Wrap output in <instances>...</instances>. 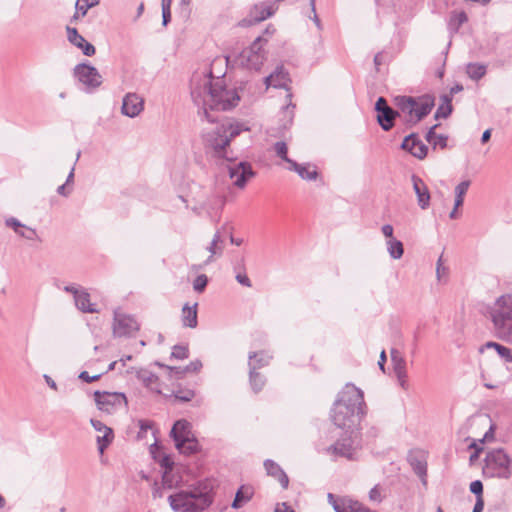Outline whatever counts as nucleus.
<instances>
[{"label": "nucleus", "instance_id": "26", "mask_svg": "<svg viewBox=\"0 0 512 512\" xmlns=\"http://www.w3.org/2000/svg\"><path fill=\"white\" fill-rule=\"evenodd\" d=\"M254 495V488L251 485H241L236 493L234 500L231 503L233 509H240L246 505Z\"/></svg>", "mask_w": 512, "mask_h": 512}, {"label": "nucleus", "instance_id": "51", "mask_svg": "<svg viewBox=\"0 0 512 512\" xmlns=\"http://www.w3.org/2000/svg\"><path fill=\"white\" fill-rule=\"evenodd\" d=\"M152 428V422L148 420H139V432L137 437L143 438L148 430Z\"/></svg>", "mask_w": 512, "mask_h": 512}, {"label": "nucleus", "instance_id": "42", "mask_svg": "<svg viewBox=\"0 0 512 512\" xmlns=\"http://www.w3.org/2000/svg\"><path fill=\"white\" fill-rule=\"evenodd\" d=\"M98 3V0H77L75 3V9L82 17H84L87 14V11Z\"/></svg>", "mask_w": 512, "mask_h": 512}, {"label": "nucleus", "instance_id": "46", "mask_svg": "<svg viewBox=\"0 0 512 512\" xmlns=\"http://www.w3.org/2000/svg\"><path fill=\"white\" fill-rule=\"evenodd\" d=\"M294 109H295V105L290 103L288 104L285 108H284V114L285 116L287 117V121L286 123L283 125L284 128H287L288 126H290L293 122V118H294Z\"/></svg>", "mask_w": 512, "mask_h": 512}, {"label": "nucleus", "instance_id": "14", "mask_svg": "<svg viewBox=\"0 0 512 512\" xmlns=\"http://www.w3.org/2000/svg\"><path fill=\"white\" fill-rule=\"evenodd\" d=\"M228 174L234 180L233 184L240 189H243L248 181L256 176L250 162L240 161L228 167Z\"/></svg>", "mask_w": 512, "mask_h": 512}, {"label": "nucleus", "instance_id": "13", "mask_svg": "<svg viewBox=\"0 0 512 512\" xmlns=\"http://www.w3.org/2000/svg\"><path fill=\"white\" fill-rule=\"evenodd\" d=\"M94 400L99 410L112 413L117 406L127 405V398L121 392L95 391Z\"/></svg>", "mask_w": 512, "mask_h": 512}, {"label": "nucleus", "instance_id": "10", "mask_svg": "<svg viewBox=\"0 0 512 512\" xmlns=\"http://www.w3.org/2000/svg\"><path fill=\"white\" fill-rule=\"evenodd\" d=\"M225 127L217 125L212 131L203 135L205 147L210 149L214 157L233 161L235 158L229 155V139L225 134Z\"/></svg>", "mask_w": 512, "mask_h": 512}, {"label": "nucleus", "instance_id": "29", "mask_svg": "<svg viewBox=\"0 0 512 512\" xmlns=\"http://www.w3.org/2000/svg\"><path fill=\"white\" fill-rule=\"evenodd\" d=\"M197 306L195 303L193 306H189L186 303L182 308L181 320L184 327L196 328L198 325Z\"/></svg>", "mask_w": 512, "mask_h": 512}, {"label": "nucleus", "instance_id": "40", "mask_svg": "<svg viewBox=\"0 0 512 512\" xmlns=\"http://www.w3.org/2000/svg\"><path fill=\"white\" fill-rule=\"evenodd\" d=\"M469 186H470V181L469 180H464V181L460 182L455 187V200H454V204H456V208H459V207H461L463 205V203H464V196L467 193V191L469 189Z\"/></svg>", "mask_w": 512, "mask_h": 512}, {"label": "nucleus", "instance_id": "41", "mask_svg": "<svg viewBox=\"0 0 512 512\" xmlns=\"http://www.w3.org/2000/svg\"><path fill=\"white\" fill-rule=\"evenodd\" d=\"M274 151L276 155L286 163L290 164L293 161L288 157V147L284 141L276 142L274 144Z\"/></svg>", "mask_w": 512, "mask_h": 512}, {"label": "nucleus", "instance_id": "35", "mask_svg": "<svg viewBox=\"0 0 512 512\" xmlns=\"http://www.w3.org/2000/svg\"><path fill=\"white\" fill-rule=\"evenodd\" d=\"M487 66L480 63H469L466 67V73L472 80L478 81L485 76Z\"/></svg>", "mask_w": 512, "mask_h": 512}, {"label": "nucleus", "instance_id": "55", "mask_svg": "<svg viewBox=\"0 0 512 512\" xmlns=\"http://www.w3.org/2000/svg\"><path fill=\"white\" fill-rule=\"evenodd\" d=\"M369 498L371 501L378 502V503L382 501L381 493H380L378 486H374L369 491Z\"/></svg>", "mask_w": 512, "mask_h": 512}, {"label": "nucleus", "instance_id": "61", "mask_svg": "<svg viewBox=\"0 0 512 512\" xmlns=\"http://www.w3.org/2000/svg\"><path fill=\"white\" fill-rule=\"evenodd\" d=\"M483 508H484L483 497L476 498V502H475L472 512H482Z\"/></svg>", "mask_w": 512, "mask_h": 512}, {"label": "nucleus", "instance_id": "64", "mask_svg": "<svg viewBox=\"0 0 512 512\" xmlns=\"http://www.w3.org/2000/svg\"><path fill=\"white\" fill-rule=\"evenodd\" d=\"M350 508L353 512H367V509L362 507L358 502H354L350 505Z\"/></svg>", "mask_w": 512, "mask_h": 512}, {"label": "nucleus", "instance_id": "1", "mask_svg": "<svg viewBox=\"0 0 512 512\" xmlns=\"http://www.w3.org/2000/svg\"><path fill=\"white\" fill-rule=\"evenodd\" d=\"M394 104L398 110L388 105L384 97H379L375 103L377 113V122L384 131H390L400 112L405 115V123L414 126L427 115H429L435 106V98L430 94H424L419 97L399 95L394 98Z\"/></svg>", "mask_w": 512, "mask_h": 512}, {"label": "nucleus", "instance_id": "18", "mask_svg": "<svg viewBox=\"0 0 512 512\" xmlns=\"http://www.w3.org/2000/svg\"><path fill=\"white\" fill-rule=\"evenodd\" d=\"M144 109V100L136 93H127L122 101L121 111L125 116L134 118Z\"/></svg>", "mask_w": 512, "mask_h": 512}, {"label": "nucleus", "instance_id": "48", "mask_svg": "<svg viewBox=\"0 0 512 512\" xmlns=\"http://www.w3.org/2000/svg\"><path fill=\"white\" fill-rule=\"evenodd\" d=\"M202 368V362L199 359L191 361L187 366L183 368L181 373L199 372Z\"/></svg>", "mask_w": 512, "mask_h": 512}, {"label": "nucleus", "instance_id": "8", "mask_svg": "<svg viewBox=\"0 0 512 512\" xmlns=\"http://www.w3.org/2000/svg\"><path fill=\"white\" fill-rule=\"evenodd\" d=\"M483 475L489 478L508 479L511 476V459L502 448L493 449L484 459Z\"/></svg>", "mask_w": 512, "mask_h": 512}, {"label": "nucleus", "instance_id": "19", "mask_svg": "<svg viewBox=\"0 0 512 512\" xmlns=\"http://www.w3.org/2000/svg\"><path fill=\"white\" fill-rule=\"evenodd\" d=\"M66 32L68 41L79 48L85 56L91 57L96 53L94 45L80 35L76 28L67 26Z\"/></svg>", "mask_w": 512, "mask_h": 512}, {"label": "nucleus", "instance_id": "59", "mask_svg": "<svg viewBox=\"0 0 512 512\" xmlns=\"http://www.w3.org/2000/svg\"><path fill=\"white\" fill-rule=\"evenodd\" d=\"M382 233L385 237L389 238V239H395L393 237V226L390 225V224H385L382 226Z\"/></svg>", "mask_w": 512, "mask_h": 512}, {"label": "nucleus", "instance_id": "31", "mask_svg": "<svg viewBox=\"0 0 512 512\" xmlns=\"http://www.w3.org/2000/svg\"><path fill=\"white\" fill-rule=\"evenodd\" d=\"M440 126V124H435L427 131L425 135V139L428 143L432 144L435 149L439 146L441 149H445L447 147L448 136L444 134H436L435 130Z\"/></svg>", "mask_w": 512, "mask_h": 512}, {"label": "nucleus", "instance_id": "9", "mask_svg": "<svg viewBox=\"0 0 512 512\" xmlns=\"http://www.w3.org/2000/svg\"><path fill=\"white\" fill-rule=\"evenodd\" d=\"M73 77L81 85L80 89L88 94L94 93L103 83L102 75L88 62L77 64L73 68Z\"/></svg>", "mask_w": 512, "mask_h": 512}, {"label": "nucleus", "instance_id": "43", "mask_svg": "<svg viewBox=\"0 0 512 512\" xmlns=\"http://www.w3.org/2000/svg\"><path fill=\"white\" fill-rule=\"evenodd\" d=\"M171 356L175 359H186L189 357V349L185 345H175L172 349Z\"/></svg>", "mask_w": 512, "mask_h": 512}, {"label": "nucleus", "instance_id": "21", "mask_svg": "<svg viewBox=\"0 0 512 512\" xmlns=\"http://www.w3.org/2000/svg\"><path fill=\"white\" fill-rule=\"evenodd\" d=\"M411 181L413 190L417 196L418 205L421 209L425 210L430 206V192L425 182L416 174H412Z\"/></svg>", "mask_w": 512, "mask_h": 512}, {"label": "nucleus", "instance_id": "3", "mask_svg": "<svg viewBox=\"0 0 512 512\" xmlns=\"http://www.w3.org/2000/svg\"><path fill=\"white\" fill-rule=\"evenodd\" d=\"M365 407L363 391L354 384L348 383L333 404L331 419L340 431H360L359 424L365 415Z\"/></svg>", "mask_w": 512, "mask_h": 512}, {"label": "nucleus", "instance_id": "57", "mask_svg": "<svg viewBox=\"0 0 512 512\" xmlns=\"http://www.w3.org/2000/svg\"><path fill=\"white\" fill-rule=\"evenodd\" d=\"M328 502L333 506L335 512H346L344 508H341L332 493H328Z\"/></svg>", "mask_w": 512, "mask_h": 512}, {"label": "nucleus", "instance_id": "39", "mask_svg": "<svg viewBox=\"0 0 512 512\" xmlns=\"http://www.w3.org/2000/svg\"><path fill=\"white\" fill-rule=\"evenodd\" d=\"M387 251L392 259H400L404 254L403 243L397 239H389L387 241Z\"/></svg>", "mask_w": 512, "mask_h": 512}, {"label": "nucleus", "instance_id": "20", "mask_svg": "<svg viewBox=\"0 0 512 512\" xmlns=\"http://www.w3.org/2000/svg\"><path fill=\"white\" fill-rule=\"evenodd\" d=\"M407 461L415 474L427 476V455L421 449H412L407 454Z\"/></svg>", "mask_w": 512, "mask_h": 512}, {"label": "nucleus", "instance_id": "62", "mask_svg": "<svg viewBox=\"0 0 512 512\" xmlns=\"http://www.w3.org/2000/svg\"><path fill=\"white\" fill-rule=\"evenodd\" d=\"M383 62H384V54L382 52L377 53L374 57V64H375L376 70H379V67L383 64Z\"/></svg>", "mask_w": 512, "mask_h": 512}, {"label": "nucleus", "instance_id": "53", "mask_svg": "<svg viewBox=\"0 0 512 512\" xmlns=\"http://www.w3.org/2000/svg\"><path fill=\"white\" fill-rule=\"evenodd\" d=\"M102 375L103 374H98V375L90 376L87 371H82L79 374V379H81L82 381H84L86 383H92V382H95V381L99 380Z\"/></svg>", "mask_w": 512, "mask_h": 512}, {"label": "nucleus", "instance_id": "38", "mask_svg": "<svg viewBox=\"0 0 512 512\" xmlns=\"http://www.w3.org/2000/svg\"><path fill=\"white\" fill-rule=\"evenodd\" d=\"M249 383L255 393L260 392L266 383V378L259 372L249 369Z\"/></svg>", "mask_w": 512, "mask_h": 512}, {"label": "nucleus", "instance_id": "4", "mask_svg": "<svg viewBox=\"0 0 512 512\" xmlns=\"http://www.w3.org/2000/svg\"><path fill=\"white\" fill-rule=\"evenodd\" d=\"M216 486L214 479L199 480L170 495V507L174 512H203L212 505Z\"/></svg>", "mask_w": 512, "mask_h": 512}, {"label": "nucleus", "instance_id": "5", "mask_svg": "<svg viewBox=\"0 0 512 512\" xmlns=\"http://www.w3.org/2000/svg\"><path fill=\"white\" fill-rule=\"evenodd\" d=\"M336 441L324 448L323 452L336 461L339 458L354 460L357 450L361 447L360 431H339Z\"/></svg>", "mask_w": 512, "mask_h": 512}, {"label": "nucleus", "instance_id": "32", "mask_svg": "<svg viewBox=\"0 0 512 512\" xmlns=\"http://www.w3.org/2000/svg\"><path fill=\"white\" fill-rule=\"evenodd\" d=\"M393 370L397 378H403L406 370V360L399 350L392 348L390 351Z\"/></svg>", "mask_w": 512, "mask_h": 512}, {"label": "nucleus", "instance_id": "23", "mask_svg": "<svg viewBox=\"0 0 512 512\" xmlns=\"http://www.w3.org/2000/svg\"><path fill=\"white\" fill-rule=\"evenodd\" d=\"M264 468L266 470L267 475L276 479L283 489L288 488L289 478L278 463L271 459H267L264 461Z\"/></svg>", "mask_w": 512, "mask_h": 512}, {"label": "nucleus", "instance_id": "54", "mask_svg": "<svg viewBox=\"0 0 512 512\" xmlns=\"http://www.w3.org/2000/svg\"><path fill=\"white\" fill-rule=\"evenodd\" d=\"M236 280L239 284H241L245 287L250 288L252 286V283L246 273H238L236 275Z\"/></svg>", "mask_w": 512, "mask_h": 512}, {"label": "nucleus", "instance_id": "27", "mask_svg": "<svg viewBox=\"0 0 512 512\" xmlns=\"http://www.w3.org/2000/svg\"><path fill=\"white\" fill-rule=\"evenodd\" d=\"M467 21L468 16L465 11H452L447 22V29L451 37L457 34L460 27Z\"/></svg>", "mask_w": 512, "mask_h": 512}, {"label": "nucleus", "instance_id": "34", "mask_svg": "<svg viewBox=\"0 0 512 512\" xmlns=\"http://www.w3.org/2000/svg\"><path fill=\"white\" fill-rule=\"evenodd\" d=\"M154 458L158 460L160 466L164 469L162 475L163 484L168 485V487L171 488L172 483H169L168 476L174 468V462L172 458L167 454H162L159 458L156 455H154Z\"/></svg>", "mask_w": 512, "mask_h": 512}, {"label": "nucleus", "instance_id": "6", "mask_svg": "<svg viewBox=\"0 0 512 512\" xmlns=\"http://www.w3.org/2000/svg\"><path fill=\"white\" fill-rule=\"evenodd\" d=\"M491 319L498 336L504 340L512 339V295H502L491 311Z\"/></svg>", "mask_w": 512, "mask_h": 512}, {"label": "nucleus", "instance_id": "24", "mask_svg": "<svg viewBox=\"0 0 512 512\" xmlns=\"http://www.w3.org/2000/svg\"><path fill=\"white\" fill-rule=\"evenodd\" d=\"M136 377L147 389L158 395H163L160 389L159 377L155 373H152L147 369H140L137 371Z\"/></svg>", "mask_w": 512, "mask_h": 512}, {"label": "nucleus", "instance_id": "17", "mask_svg": "<svg viewBox=\"0 0 512 512\" xmlns=\"http://www.w3.org/2000/svg\"><path fill=\"white\" fill-rule=\"evenodd\" d=\"M90 423L97 432H103V435L96 438L98 451L103 454L114 440L113 429L100 420L91 419Z\"/></svg>", "mask_w": 512, "mask_h": 512}, {"label": "nucleus", "instance_id": "63", "mask_svg": "<svg viewBox=\"0 0 512 512\" xmlns=\"http://www.w3.org/2000/svg\"><path fill=\"white\" fill-rule=\"evenodd\" d=\"M64 291L71 293L73 297L75 298L77 294L81 292L75 285H67L64 287Z\"/></svg>", "mask_w": 512, "mask_h": 512}, {"label": "nucleus", "instance_id": "15", "mask_svg": "<svg viewBox=\"0 0 512 512\" xmlns=\"http://www.w3.org/2000/svg\"><path fill=\"white\" fill-rule=\"evenodd\" d=\"M139 330L136 320L129 315L114 312L113 334L115 337H125Z\"/></svg>", "mask_w": 512, "mask_h": 512}, {"label": "nucleus", "instance_id": "28", "mask_svg": "<svg viewBox=\"0 0 512 512\" xmlns=\"http://www.w3.org/2000/svg\"><path fill=\"white\" fill-rule=\"evenodd\" d=\"M248 358L249 369L257 371L258 369H261L269 364L270 360L272 359V355L265 351L250 352Z\"/></svg>", "mask_w": 512, "mask_h": 512}, {"label": "nucleus", "instance_id": "2", "mask_svg": "<svg viewBox=\"0 0 512 512\" xmlns=\"http://www.w3.org/2000/svg\"><path fill=\"white\" fill-rule=\"evenodd\" d=\"M191 97L196 105H202V117L210 122H217L210 111H228L236 107L240 101L236 89H227L221 82H213L212 75L205 78L202 84L191 89Z\"/></svg>", "mask_w": 512, "mask_h": 512}, {"label": "nucleus", "instance_id": "45", "mask_svg": "<svg viewBox=\"0 0 512 512\" xmlns=\"http://www.w3.org/2000/svg\"><path fill=\"white\" fill-rule=\"evenodd\" d=\"M495 350L505 362L512 363V352L510 348L498 343V345L495 346Z\"/></svg>", "mask_w": 512, "mask_h": 512}, {"label": "nucleus", "instance_id": "25", "mask_svg": "<svg viewBox=\"0 0 512 512\" xmlns=\"http://www.w3.org/2000/svg\"><path fill=\"white\" fill-rule=\"evenodd\" d=\"M289 170L296 172L303 180H316L318 177V171L315 166L310 163L299 164L296 161H292L288 167Z\"/></svg>", "mask_w": 512, "mask_h": 512}, {"label": "nucleus", "instance_id": "44", "mask_svg": "<svg viewBox=\"0 0 512 512\" xmlns=\"http://www.w3.org/2000/svg\"><path fill=\"white\" fill-rule=\"evenodd\" d=\"M208 281V277L205 274L198 275L193 281V289L198 293H202L205 290Z\"/></svg>", "mask_w": 512, "mask_h": 512}, {"label": "nucleus", "instance_id": "49", "mask_svg": "<svg viewBox=\"0 0 512 512\" xmlns=\"http://www.w3.org/2000/svg\"><path fill=\"white\" fill-rule=\"evenodd\" d=\"M470 491L476 498L483 497V484L480 480H475L470 484Z\"/></svg>", "mask_w": 512, "mask_h": 512}, {"label": "nucleus", "instance_id": "52", "mask_svg": "<svg viewBox=\"0 0 512 512\" xmlns=\"http://www.w3.org/2000/svg\"><path fill=\"white\" fill-rule=\"evenodd\" d=\"M208 251L211 253V255L206 260V263H209L212 261L213 255H221L223 251L222 246H218L217 244L211 242L210 245L207 247Z\"/></svg>", "mask_w": 512, "mask_h": 512}, {"label": "nucleus", "instance_id": "36", "mask_svg": "<svg viewBox=\"0 0 512 512\" xmlns=\"http://www.w3.org/2000/svg\"><path fill=\"white\" fill-rule=\"evenodd\" d=\"M220 126H223L225 127V134L227 135V138L229 139V143L235 138L237 137L238 135H240V133L242 131H246V130H249L247 127H245L243 124L241 123H231V122H226V123H221L219 124Z\"/></svg>", "mask_w": 512, "mask_h": 512}, {"label": "nucleus", "instance_id": "58", "mask_svg": "<svg viewBox=\"0 0 512 512\" xmlns=\"http://www.w3.org/2000/svg\"><path fill=\"white\" fill-rule=\"evenodd\" d=\"M171 21V8H162V25L167 26Z\"/></svg>", "mask_w": 512, "mask_h": 512}, {"label": "nucleus", "instance_id": "47", "mask_svg": "<svg viewBox=\"0 0 512 512\" xmlns=\"http://www.w3.org/2000/svg\"><path fill=\"white\" fill-rule=\"evenodd\" d=\"M21 237L28 239V240H37L39 239L37 232L29 227H26L20 230V233H17Z\"/></svg>", "mask_w": 512, "mask_h": 512}, {"label": "nucleus", "instance_id": "60", "mask_svg": "<svg viewBox=\"0 0 512 512\" xmlns=\"http://www.w3.org/2000/svg\"><path fill=\"white\" fill-rule=\"evenodd\" d=\"M274 512H295L286 502L280 503L275 508Z\"/></svg>", "mask_w": 512, "mask_h": 512}, {"label": "nucleus", "instance_id": "33", "mask_svg": "<svg viewBox=\"0 0 512 512\" xmlns=\"http://www.w3.org/2000/svg\"><path fill=\"white\" fill-rule=\"evenodd\" d=\"M440 98H441L442 103L439 105V107L437 108V110L434 114V118L436 120L441 119V118H444V119L448 118L452 114V111H453L451 95L443 94Z\"/></svg>", "mask_w": 512, "mask_h": 512}, {"label": "nucleus", "instance_id": "16", "mask_svg": "<svg viewBox=\"0 0 512 512\" xmlns=\"http://www.w3.org/2000/svg\"><path fill=\"white\" fill-rule=\"evenodd\" d=\"M400 147L419 160H423L428 154V146L419 139L417 133L405 136Z\"/></svg>", "mask_w": 512, "mask_h": 512}, {"label": "nucleus", "instance_id": "7", "mask_svg": "<svg viewBox=\"0 0 512 512\" xmlns=\"http://www.w3.org/2000/svg\"><path fill=\"white\" fill-rule=\"evenodd\" d=\"M191 423L185 419L177 420L170 431L175 447L184 455H193L199 451L198 440L191 431Z\"/></svg>", "mask_w": 512, "mask_h": 512}, {"label": "nucleus", "instance_id": "11", "mask_svg": "<svg viewBox=\"0 0 512 512\" xmlns=\"http://www.w3.org/2000/svg\"><path fill=\"white\" fill-rule=\"evenodd\" d=\"M267 40L262 36H258L248 48H245L239 55L240 62L248 69L259 71L266 59L263 49V42Z\"/></svg>", "mask_w": 512, "mask_h": 512}, {"label": "nucleus", "instance_id": "37", "mask_svg": "<svg viewBox=\"0 0 512 512\" xmlns=\"http://www.w3.org/2000/svg\"><path fill=\"white\" fill-rule=\"evenodd\" d=\"M166 398H174L175 401L179 402H190L195 397V391L189 388H178L173 391L170 395H164Z\"/></svg>", "mask_w": 512, "mask_h": 512}, {"label": "nucleus", "instance_id": "22", "mask_svg": "<svg viewBox=\"0 0 512 512\" xmlns=\"http://www.w3.org/2000/svg\"><path fill=\"white\" fill-rule=\"evenodd\" d=\"M290 82L289 73L283 66H277L274 72L265 77L267 87L273 86L274 88H284L288 90V83Z\"/></svg>", "mask_w": 512, "mask_h": 512}, {"label": "nucleus", "instance_id": "50", "mask_svg": "<svg viewBox=\"0 0 512 512\" xmlns=\"http://www.w3.org/2000/svg\"><path fill=\"white\" fill-rule=\"evenodd\" d=\"M5 223L8 227L12 228L16 233H20V230L25 228V225L14 217L6 219Z\"/></svg>", "mask_w": 512, "mask_h": 512}, {"label": "nucleus", "instance_id": "30", "mask_svg": "<svg viewBox=\"0 0 512 512\" xmlns=\"http://www.w3.org/2000/svg\"><path fill=\"white\" fill-rule=\"evenodd\" d=\"M74 302L76 307L84 313L98 312L95 304L90 301V294L85 289H81V292L74 298Z\"/></svg>", "mask_w": 512, "mask_h": 512}, {"label": "nucleus", "instance_id": "56", "mask_svg": "<svg viewBox=\"0 0 512 512\" xmlns=\"http://www.w3.org/2000/svg\"><path fill=\"white\" fill-rule=\"evenodd\" d=\"M156 365L169 369L170 372L173 373L177 378H181L183 375L186 374V373H181V371H183V368H181V367L166 366L159 362H156Z\"/></svg>", "mask_w": 512, "mask_h": 512}, {"label": "nucleus", "instance_id": "12", "mask_svg": "<svg viewBox=\"0 0 512 512\" xmlns=\"http://www.w3.org/2000/svg\"><path fill=\"white\" fill-rule=\"evenodd\" d=\"M276 11L275 3L263 2L255 4L249 14L238 22L240 27H250L272 16Z\"/></svg>", "mask_w": 512, "mask_h": 512}]
</instances>
